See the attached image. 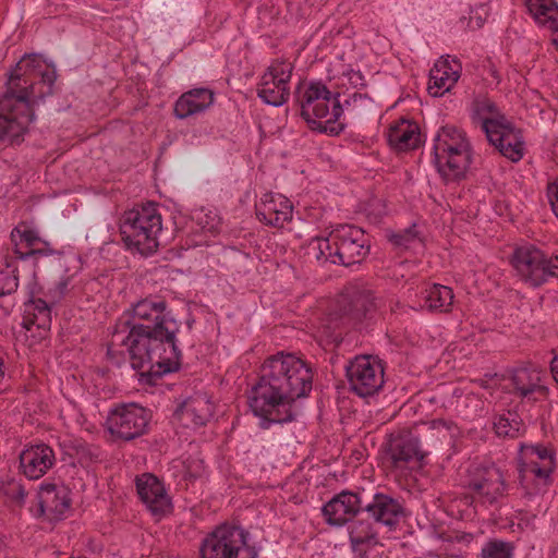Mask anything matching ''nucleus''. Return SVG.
<instances>
[{
  "label": "nucleus",
  "instance_id": "obj_23",
  "mask_svg": "<svg viewBox=\"0 0 558 558\" xmlns=\"http://www.w3.org/2000/svg\"><path fill=\"white\" fill-rule=\"evenodd\" d=\"M292 204L281 194L266 193L256 205V216L259 221L275 228H282L292 219Z\"/></svg>",
  "mask_w": 558,
  "mask_h": 558
},
{
  "label": "nucleus",
  "instance_id": "obj_26",
  "mask_svg": "<svg viewBox=\"0 0 558 558\" xmlns=\"http://www.w3.org/2000/svg\"><path fill=\"white\" fill-rule=\"evenodd\" d=\"M214 102V93L208 88H194L182 94L174 104V116L186 119L201 113Z\"/></svg>",
  "mask_w": 558,
  "mask_h": 558
},
{
  "label": "nucleus",
  "instance_id": "obj_37",
  "mask_svg": "<svg viewBox=\"0 0 558 558\" xmlns=\"http://www.w3.org/2000/svg\"><path fill=\"white\" fill-rule=\"evenodd\" d=\"M507 477L508 475L500 468H490V487L496 485L490 493V504L507 494Z\"/></svg>",
  "mask_w": 558,
  "mask_h": 558
},
{
  "label": "nucleus",
  "instance_id": "obj_46",
  "mask_svg": "<svg viewBox=\"0 0 558 558\" xmlns=\"http://www.w3.org/2000/svg\"><path fill=\"white\" fill-rule=\"evenodd\" d=\"M38 74L40 75L41 82L45 85H47V90L45 93L48 95L51 94L53 84L57 80L56 70L54 69H46L44 71H40Z\"/></svg>",
  "mask_w": 558,
  "mask_h": 558
},
{
  "label": "nucleus",
  "instance_id": "obj_5",
  "mask_svg": "<svg viewBox=\"0 0 558 558\" xmlns=\"http://www.w3.org/2000/svg\"><path fill=\"white\" fill-rule=\"evenodd\" d=\"M369 250L367 234L354 225H339L326 238H314L308 244V254L316 260L344 267L363 262Z\"/></svg>",
  "mask_w": 558,
  "mask_h": 558
},
{
  "label": "nucleus",
  "instance_id": "obj_43",
  "mask_svg": "<svg viewBox=\"0 0 558 558\" xmlns=\"http://www.w3.org/2000/svg\"><path fill=\"white\" fill-rule=\"evenodd\" d=\"M494 211L504 222L512 221L509 204L506 199H496Z\"/></svg>",
  "mask_w": 558,
  "mask_h": 558
},
{
  "label": "nucleus",
  "instance_id": "obj_48",
  "mask_svg": "<svg viewBox=\"0 0 558 558\" xmlns=\"http://www.w3.org/2000/svg\"><path fill=\"white\" fill-rule=\"evenodd\" d=\"M349 83L357 88L364 87L366 85L363 74L360 71H350L348 72Z\"/></svg>",
  "mask_w": 558,
  "mask_h": 558
},
{
  "label": "nucleus",
  "instance_id": "obj_2",
  "mask_svg": "<svg viewBox=\"0 0 558 558\" xmlns=\"http://www.w3.org/2000/svg\"><path fill=\"white\" fill-rule=\"evenodd\" d=\"M313 372L302 359L279 352L265 360L260 375L248 393V405L259 418V427L286 424L296 420L300 409L295 401L312 390Z\"/></svg>",
  "mask_w": 558,
  "mask_h": 558
},
{
  "label": "nucleus",
  "instance_id": "obj_9",
  "mask_svg": "<svg viewBox=\"0 0 558 558\" xmlns=\"http://www.w3.org/2000/svg\"><path fill=\"white\" fill-rule=\"evenodd\" d=\"M490 145L511 162H519L525 155L522 130L490 102Z\"/></svg>",
  "mask_w": 558,
  "mask_h": 558
},
{
  "label": "nucleus",
  "instance_id": "obj_39",
  "mask_svg": "<svg viewBox=\"0 0 558 558\" xmlns=\"http://www.w3.org/2000/svg\"><path fill=\"white\" fill-rule=\"evenodd\" d=\"M529 13L537 23H542L549 8L554 4V0H524Z\"/></svg>",
  "mask_w": 558,
  "mask_h": 558
},
{
  "label": "nucleus",
  "instance_id": "obj_36",
  "mask_svg": "<svg viewBox=\"0 0 558 558\" xmlns=\"http://www.w3.org/2000/svg\"><path fill=\"white\" fill-rule=\"evenodd\" d=\"M389 240L396 246L404 247V248H410L413 245H415L416 243L421 242L415 225H412L411 227H409L400 232L391 234L389 236Z\"/></svg>",
  "mask_w": 558,
  "mask_h": 558
},
{
  "label": "nucleus",
  "instance_id": "obj_30",
  "mask_svg": "<svg viewBox=\"0 0 558 558\" xmlns=\"http://www.w3.org/2000/svg\"><path fill=\"white\" fill-rule=\"evenodd\" d=\"M23 327L31 330L36 326L38 329H49L51 325V307L43 299H31L24 304Z\"/></svg>",
  "mask_w": 558,
  "mask_h": 558
},
{
  "label": "nucleus",
  "instance_id": "obj_3",
  "mask_svg": "<svg viewBox=\"0 0 558 558\" xmlns=\"http://www.w3.org/2000/svg\"><path fill=\"white\" fill-rule=\"evenodd\" d=\"M40 68L37 54L25 56L10 74L7 89L0 96V142L19 145L34 119L31 99L34 84L29 75Z\"/></svg>",
  "mask_w": 558,
  "mask_h": 558
},
{
  "label": "nucleus",
  "instance_id": "obj_28",
  "mask_svg": "<svg viewBox=\"0 0 558 558\" xmlns=\"http://www.w3.org/2000/svg\"><path fill=\"white\" fill-rule=\"evenodd\" d=\"M344 317L353 323L367 318L376 310V299L371 290L356 289L345 298Z\"/></svg>",
  "mask_w": 558,
  "mask_h": 558
},
{
  "label": "nucleus",
  "instance_id": "obj_41",
  "mask_svg": "<svg viewBox=\"0 0 558 558\" xmlns=\"http://www.w3.org/2000/svg\"><path fill=\"white\" fill-rule=\"evenodd\" d=\"M514 546L504 541H490V558H511Z\"/></svg>",
  "mask_w": 558,
  "mask_h": 558
},
{
  "label": "nucleus",
  "instance_id": "obj_54",
  "mask_svg": "<svg viewBox=\"0 0 558 558\" xmlns=\"http://www.w3.org/2000/svg\"><path fill=\"white\" fill-rule=\"evenodd\" d=\"M66 287H68V282L66 281H62L59 283V290H60V293H64V291L66 290Z\"/></svg>",
  "mask_w": 558,
  "mask_h": 558
},
{
  "label": "nucleus",
  "instance_id": "obj_19",
  "mask_svg": "<svg viewBox=\"0 0 558 558\" xmlns=\"http://www.w3.org/2000/svg\"><path fill=\"white\" fill-rule=\"evenodd\" d=\"M363 511H365L375 523L388 527L389 531L397 527L404 514L402 504L398 499L384 493H376L372 496L366 494Z\"/></svg>",
  "mask_w": 558,
  "mask_h": 558
},
{
  "label": "nucleus",
  "instance_id": "obj_22",
  "mask_svg": "<svg viewBox=\"0 0 558 558\" xmlns=\"http://www.w3.org/2000/svg\"><path fill=\"white\" fill-rule=\"evenodd\" d=\"M214 414V403L205 395H195L183 401L173 418L185 428L204 426Z\"/></svg>",
  "mask_w": 558,
  "mask_h": 558
},
{
  "label": "nucleus",
  "instance_id": "obj_20",
  "mask_svg": "<svg viewBox=\"0 0 558 558\" xmlns=\"http://www.w3.org/2000/svg\"><path fill=\"white\" fill-rule=\"evenodd\" d=\"M388 456L395 469L404 470L420 466L425 452L417 437L405 434L390 440Z\"/></svg>",
  "mask_w": 558,
  "mask_h": 558
},
{
  "label": "nucleus",
  "instance_id": "obj_31",
  "mask_svg": "<svg viewBox=\"0 0 558 558\" xmlns=\"http://www.w3.org/2000/svg\"><path fill=\"white\" fill-rule=\"evenodd\" d=\"M27 492L22 480L5 476L0 480V499L13 508H22L25 504Z\"/></svg>",
  "mask_w": 558,
  "mask_h": 558
},
{
  "label": "nucleus",
  "instance_id": "obj_1",
  "mask_svg": "<svg viewBox=\"0 0 558 558\" xmlns=\"http://www.w3.org/2000/svg\"><path fill=\"white\" fill-rule=\"evenodd\" d=\"M179 330L180 323L168 310L167 301L157 295L146 296L134 303L117 323L108 354L113 355L120 348H125L131 366L153 384L180 368Z\"/></svg>",
  "mask_w": 558,
  "mask_h": 558
},
{
  "label": "nucleus",
  "instance_id": "obj_12",
  "mask_svg": "<svg viewBox=\"0 0 558 558\" xmlns=\"http://www.w3.org/2000/svg\"><path fill=\"white\" fill-rule=\"evenodd\" d=\"M14 244V255L21 260L33 259L34 276H36L46 259L60 260L59 253L49 242L40 239L38 232L27 226L15 227L10 234Z\"/></svg>",
  "mask_w": 558,
  "mask_h": 558
},
{
  "label": "nucleus",
  "instance_id": "obj_14",
  "mask_svg": "<svg viewBox=\"0 0 558 558\" xmlns=\"http://www.w3.org/2000/svg\"><path fill=\"white\" fill-rule=\"evenodd\" d=\"M518 469L520 474H532L548 484L556 469V453L553 448L544 445L522 444L520 446Z\"/></svg>",
  "mask_w": 558,
  "mask_h": 558
},
{
  "label": "nucleus",
  "instance_id": "obj_40",
  "mask_svg": "<svg viewBox=\"0 0 558 558\" xmlns=\"http://www.w3.org/2000/svg\"><path fill=\"white\" fill-rule=\"evenodd\" d=\"M16 269L10 272H0V299L14 293L19 287Z\"/></svg>",
  "mask_w": 558,
  "mask_h": 558
},
{
  "label": "nucleus",
  "instance_id": "obj_16",
  "mask_svg": "<svg viewBox=\"0 0 558 558\" xmlns=\"http://www.w3.org/2000/svg\"><path fill=\"white\" fill-rule=\"evenodd\" d=\"M70 507V492L65 486L43 484L37 493V506L32 507L31 511L36 518L45 517L49 521H58L65 518Z\"/></svg>",
  "mask_w": 558,
  "mask_h": 558
},
{
  "label": "nucleus",
  "instance_id": "obj_29",
  "mask_svg": "<svg viewBox=\"0 0 558 558\" xmlns=\"http://www.w3.org/2000/svg\"><path fill=\"white\" fill-rule=\"evenodd\" d=\"M420 308H426L430 312L446 313L451 310L453 303L452 289L439 283L427 284L421 291Z\"/></svg>",
  "mask_w": 558,
  "mask_h": 558
},
{
  "label": "nucleus",
  "instance_id": "obj_13",
  "mask_svg": "<svg viewBox=\"0 0 558 558\" xmlns=\"http://www.w3.org/2000/svg\"><path fill=\"white\" fill-rule=\"evenodd\" d=\"M293 66L290 62L276 61L263 75L257 96L267 105L280 107L289 98V82Z\"/></svg>",
  "mask_w": 558,
  "mask_h": 558
},
{
  "label": "nucleus",
  "instance_id": "obj_49",
  "mask_svg": "<svg viewBox=\"0 0 558 558\" xmlns=\"http://www.w3.org/2000/svg\"><path fill=\"white\" fill-rule=\"evenodd\" d=\"M389 307H390V311L395 314L398 313L399 311L401 313H408L409 310H415V307L412 305L407 307V306L402 305L399 301H393V300L390 301Z\"/></svg>",
  "mask_w": 558,
  "mask_h": 558
},
{
  "label": "nucleus",
  "instance_id": "obj_15",
  "mask_svg": "<svg viewBox=\"0 0 558 558\" xmlns=\"http://www.w3.org/2000/svg\"><path fill=\"white\" fill-rule=\"evenodd\" d=\"M511 264L522 280L533 287H538L549 280L546 254L535 246H522L514 250Z\"/></svg>",
  "mask_w": 558,
  "mask_h": 558
},
{
  "label": "nucleus",
  "instance_id": "obj_55",
  "mask_svg": "<svg viewBox=\"0 0 558 558\" xmlns=\"http://www.w3.org/2000/svg\"><path fill=\"white\" fill-rule=\"evenodd\" d=\"M490 75L494 76L497 80V83H500L499 76L496 74V72L490 70Z\"/></svg>",
  "mask_w": 558,
  "mask_h": 558
},
{
  "label": "nucleus",
  "instance_id": "obj_7",
  "mask_svg": "<svg viewBox=\"0 0 558 558\" xmlns=\"http://www.w3.org/2000/svg\"><path fill=\"white\" fill-rule=\"evenodd\" d=\"M161 229V216L153 203L125 211L120 221L122 240L143 255L156 252Z\"/></svg>",
  "mask_w": 558,
  "mask_h": 558
},
{
  "label": "nucleus",
  "instance_id": "obj_44",
  "mask_svg": "<svg viewBox=\"0 0 558 558\" xmlns=\"http://www.w3.org/2000/svg\"><path fill=\"white\" fill-rule=\"evenodd\" d=\"M366 101H369V98L367 97L366 94L354 93V94L350 95L344 100L343 105L341 104V106L343 109L345 108L347 110L354 112L359 102H366Z\"/></svg>",
  "mask_w": 558,
  "mask_h": 558
},
{
  "label": "nucleus",
  "instance_id": "obj_25",
  "mask_svg": "<svg viewBox=\"0 0 558 558\" xmlns=\"http://www.w3.org/2000/svg\"><path fill=\"white\" fill-rule=\"evenodd\" d=\"M544 373L537 368L523 367L514 371L511 383L514 390L523 398L537 401L545 398L548 388L543 383Z\"/></svg>",
  "mask_w": 558,
  "mask_h": 558
},
{
  "label": "nucleus",
  "instance_id": "obj_8",
  "mask_svg": "<svg viewBox=\"0 0 558 558\" xmlns=\"http://www.w3.org/2000/svg\"><path fill=\"white\" fill-rule=\"evenodd\" d=\"M248 532L234 524L223 523L201 543V558H248L256 548L247 544Z\"/></svg>",
  "mask_w": 558,
  "mask_h": 558
},
{
  "label": "nucleus",
  "instance_id": "obj_4",
  "mask_svg": "<svg viewBox=\"0 0 558 558\" xmlns=\"http://www.w3.org/2000/svg\"><path fill=\"white\" fill-rule=\"evenodd\" d=\"M294 96L300 114L312 131L330 136H337L344 131L340 95L332 94L323 82L301 83Z\"/></svg>",
  "mask_w": 558,
  "mask_h": 558
},
{
  "label": "nucleus",
  "instance_id": "obj_35",
  "mask_svg": "<svg viewBox=\"0 0 558 558\" xmlns=\"http://www.w3.org/2000/svg\"><path fill=\"white\" fill-rule=\"evenodd\" d=\"M522 424L517 421H510L508 417L500 416L497 422H494V430L498 437L501 438H517L520 436Z\"/></svg>",
  "mask_w": 558,
  "mask_h": 558
},
{
  "label": "nucleus",
  "instance_id": "obj_42",
  "mask_svg": "<svg viewBox=\"0 0 558 558\" xmlns=\"http://www.w3.org/2000/svg\"><path fill=\"white\" fill-rule=\"evenodd\" d=\"M488 16V9L485 5L480 7L475 11L471 12V16L469 20V28L471 29H477L482 28L486 22V19Z\"/></svg>",
  "mask_w": 558,
  "mask_h": 558
},
{
  "label": "nucleus",
  "instance_id": "obj_33",
  "mask_svg": "<svg viewBox=\"0 0 558 558\" xmlns=\"http://www.w3.org/2000/svg\"><path fill=\"white\" fill-rule=\"evenodd\" d=\"M470 117L475 126H480L488 138V97L477 95L470 106Z\"/></svg>",
  "mask_w": 558,
  "mask_h": 558
},
{
  "label": "nucleus",
  "instance_id": "obj_32",
  "mask_svg": "<svg viewBox=\"0 0 558 558\" xmlns=\"http://www.w3.org/2000/svg\"><path fill=\"white\" fill-rule=\"evenodd\" d=\"M378 533L374 523L368 520L356 519L349 527V538L351 546L357 548L360 545L378 544Z\"/></svg>",
  "mask_w": 558,
  "mask_h": 558
},
{
  "label": "nucleus",
  "instance_id": "obj_51",
  "mask_svg": "<svg viewBox=\"0 0 558 558\" xmlns=\"http://www.w3.org/2000/svg\"><path fill=\"white\" fill-rule=\"evenodd\" d=\"M550 371L553 378L558 383V355H556L550 362Z\"/></svg>",
  "mask_w": 558,
  "mask_h": 558
},
{
  "label": "nucleus",
  "instance_id": "obj_27",
  "mask_svg": "<svg viewBox=\"0 0 558 558\" xmlns=\"http://www.w3.org/2000/svg\"><path fill=\"white\" fill-rule=\"evenodd\" d=\"M388 144L399 151L415 149L421 144L420 128L415 122L400 119L387 132Z\"/></svg>",
  "mask_w": 558,
  "mask_h": 558
},
{
  "label": "nucleus",
  "instance_id": "obj_18",
  "mask_svg": "<svg viewBox=\"0 0 558 558\" xmlns=\"http://www.w3.org/2000/svg\"><path fill=\"white\" fill-rule=\"evenodd\" d=\"M135 485L140 499L154 517L161 519L171 511V499L157 476L144 473L136 477Z\"/></svg>",
  "mask_w": 558,
  "mask_h": 558
},
{
  "label": "nucleus",
  "instance_id": "obj_47",
  "mask_svg": "<svg viewBox=\"0 0 558 558\" xmlns=\"http://www.w3.org/2000/svg\"><path fill=\"white\" fill-rule=\"evenodd\" d=\"M546 263L548 269V278H558V250L550 255L546 254Z\"/></svg>",
  "mask_w": 558,
  "mask_h": 558
},
{
  "label": "nucleus",
  "instance_id": "obj_21",
  "mask_svg": "<svg viewBox=\"0 0 558 558\" xmlns=\"http://www.w3.org/2000/svg\"><path fill=\"white\" fill-rule=\"evenodd\" d=\"M56 463L53 449L44 444H34L20 453V470L28 480H39Z\"/></svg>",
  "mask_w": 558,
  "mask_h": 558
},
{
  "label": "nucleus",
  "instance_id": "obj_6",
  "mask_svg": "<svg viewBox=\"0 0 558 558\" xmlns=\"http://www.w3.org/2000/svg\"><path fill=\"white\" fill-rule=\"evenodd\" d=\"M434 163L446 183L464 178L470 165V145L463 131L456 126L441 128L433 147Z\"/></svg>",
  "mask_w": 558,
  "mask_h": 558
},
{
  "label": "nucleus",
  "instance_id": "obj_38",
  "mask_svg": "<svg viewBox=\"0 0 558 558\" xmlns=\"http://www.w3.org/2000/svg\"><path fill=\"white\" fill-rule=\"evenodd\" d=\"M487 470L485 468H474V470L470 471V478L468 481V486L473 490L474 494L478 495V497H484V489L487 485Z\"/></svg>",
  "mask_w": 558,
  "mask_h": 558
},
{
  "label": "nucleus",
  "instance_id": "obj_50",
  "mask_svg": "<svg viewBox=\"0 0 558 558\" xmlns=\"http://www.w3.org/2000/svg\"><path fill=\"white\" fill-rule=\"evenodd\" d=\"M371 546L372 545H360L357 548H355L354 546H351V547H352V550L355 554L356 558H366L367 557V549Z\"/></svg>",
  "mask_w": 558,
  "mask_h": 558
},
{
  "label": "nucleus",
  "instance_id": "obj_53",
  "mask_svg": "<svg viewBox=\"0 0 558 558\" xmlns=\"http://www.w3.org/2000/svg\"><path fill=\"white\" fill-rule=\"evenodd\" d=\"M482 558H488V544H486L481 551Z\"/></svg>",
  "mask_w": 558,
  "mask_h": 558
},
{
  "label": "nucleus",
  "instance_id": "obj_24",
  "mask_svg": "<svg viewBox=\"0 0 558 558\" xmlns=\"http://www.w3.org/2000/svg\"><path fill=\"white\" fill-rule=\"evenodd\" d=\"M461 64L456 59L441 57L429 71L428 93L440 97L450 92L460 77Z\"/></svg>",
  "mask_w": 558,
  "mask_h": 558
},
{
  "label": "nucleus",
  "instance_id": "obj_11",
  "mask_svg": "<svg viewBox=\"0 0 558 558\" xmlns=\"http://www.w3.org/2000/svg\"><path fill=\"white\" fill-rule=\"evenodd\" d=\"M149 420V412L145 408L123 403L110 410L107 428L114 439L131 441L147 432Z\"/></svg>",
  "mask_w": 558,
  "mask_h": 558
},
{
  "label": "nucleus",
  "instance_id": "obj_45",
  "mask_svg": "<svg viewBox=\"0 0 558 558\" xmlns=\"http://www.w3.org/2000/svg\"><path fill=\"white\" fill-rule=\"evenodd\" d=\"M541 24L548 26L550 29L558 31V4L554 2Z\"/></svg>",
  "mask_w": 558,
  "mask_h": 558
},
{
  "label": "nucleus",
  "instance_id": "obj_34",
  "mask_svg": "<svg viewBox=\"0 0 558 558\" xmlns=\"http://www.w3.org/2000/svg\"><path fill=\"white\" fill-rule=\"evenodd\" d=\"M63 446L69 449L68 454L75 457L80 462L92 461L98 458L95 448L83 439H69L63 442Z\"/></svg>",
  "mask_w": 558,
  "mask_h": 558
},
{
  "label": "nucleus",
  "instance_id": "obj_10",
  "mask_svg": "<svg viewBox=\"0 0 558 558\" xmlns=\"http://www.w3.org/2000/svg\"><path fill=\"white\" fill-rule=\"evenodd\" d=\"M350 389L361 398L372 397L384 386V366L372 355H359L345 366Z\"/></svg>",
  "mask_w": 558,
  "mask_h": 558
},
{
  "label": "nucleus",
  "instance_id": "obj_17",
  "mask_svg": "<svg viewBox=\"0 0 558 558\" xmlns=\"http://www.w3.org/2000/svg\"><path fill=\"white\" fill-rule=\"evenodd\" d=\"M364 501V489L360 493L342 490L324 505L323 515L329 525L342 526L363 511Z\"/></svg>",
  "mask_w": 558,
  "mask_h": 558
},
{
  "label": "nucleus",
  "instance_id": "obj_52",
  "mask_svg": "<svg viewBox=\"0 0 558 558\" xmlns=\"http://www.w3.org/2000/svg\"><path fill=\"white\" fill-rule=\"evenodd\" d=\"M433 425L435 428L444 427L446 429H450V426L452 425V423L447 422L445 420H436L433 422Z\"/></svg>",
  "mask_w": 558,
  "mask_h": 558
}]
</instances>
